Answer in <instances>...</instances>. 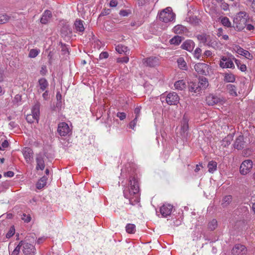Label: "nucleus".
<instances>
[{"instance_id":"f257e3e1","label":"nucleus","mask_w":255,"mask_h":255,"mask_svg":"<svg viewBox=\"0 0 255 255\" xmlns=\"http://www.w3.org/2000/svg\"><path fill=\"white\" fill-rule=\"evenodd\" d=\"M124 197L128 199L131 205H135L139 202L140 194L138 179L133 176L129 178L128 186L123 191Z\"/></svg>"},{"instance_id":"f03ea898","label":"nucleus","mask_w":255,"mask_h":255,"mask_svg":"<svg viewBox=\"0 0 255 255\" xmlns=\"http://www.w3.org/2000/svg\"><path fill=\"white\" fill-rule=\"evenodd\" d=\"M249 19V15L246 12H239L234 20V23L235 24L236 28L238 31L243 30L245 28Z\"/></svg>"},{"instance_id":"7ed1b4c3","label":"nucleus","mask_w":255,"mask_h":255,"mask_svg":"<svg viewBox=\"0 0 255 255\" xmlns=\"http://www.w3.org/2000/svg\"><path fill=\"white\" fill-rule=\"evenodd\" d=\"M158 16L160 20L165 23L171 22L175 18V14L170 7L163 9L158 14Z\"/></svg>"},{"instance_id":"20e7f679","label":"nucleus","mask_w":255,"mask_h":255,"mask_svg":"<svg viewBox=\"0 0 255 255\" xmlns=\"http://www.w3.org/2000/svg\"><path fill=\"white\" fill-rule=\"evenodd\" d=\"M253 161L250 159L245 160L241 164L240 171L241 174L246 175L250 172L253 168Z\"/></svg>"},{"instance_id":"39448f33","label":"nucleus","mask_w":255,"mask_h":255,"mask_svg":"<svg viewBox=\"0 0 255 255\" xmlns=\"http://www.w3.org/2000/svg\"><path fill=\"white\" fill-rule=\"evenodd\" d=\"M219 64L222 68H235L233 59L229 57L222 56L220 59Z\"/></svg>"},{"instance_id":"423d86ee","label":"nucleus","mask_w":255,"mask_h":255,"mask_svg":"<svg viewBox=\"0 0 255 255\" xmlns=\"http://www.w3.org/2000/svg\"><path fill=\"white\" fill-rule=\"evenodd\" d=\"M195 71L201 75H207L209 74L210 68L209 66L205 63H198L194 66Z\"/></svg>"},{"instance_id":"0eeeda50","label":"nucleus","mask_w":255,"mask_h":255,"mask_svg":"<svg viewBox=\"0 0 255 255\" xmlns=\"http://www.w3.org/2000/svg\"><path fill=\"white\" fill-rule=\"evenodd\" d=\"M57 131L62 136H65L71 133V130L68 125L65 122H62L58 124Z\"/></svg>"},{"instance_id":"6e6552de","label":"nucleus","mask_w":255,"mask_h":255,"mask_svg":"<svg viewBox=\"0 0 255 255\" xmlns=\"http://www.w3.org/2000/svg\"><path fill=\"white\" fill-rule=\"evenodd\" d=\"M22 242L23 247L22 252L25 255H34L35 251V249L34 246L28 243L25 242V241H21Z\"/></svg>"},{"instance_id":"1a4fd4ad","label":"nucleus","mask_w":255,"mask_h":255,"mask_svg":"<svg viewBox=\"0 0 255 255\" xmlns=\"http://www.w3.org/2000/svg\"><path fill=\"white\" fill-rule=\"evenodd\" d=\"M179 101V97L175 92L169 93L166 97V101L169 105H176Z\"/></svg>"},{"instance_id":"9d476101","label":"nucleus","mask_w":255,"mask_h":255,"mask_svg":"<svg viewBox=\"0 0 255 255\" xmlns=\"http://www.w3.org/2000/svg\"><path fill=\"white\" fill-rule=\"evenodd\" d=\"M143 64L150 67H154L159 65V60L157 57L151 56L143 59Z\"/></svg>"},{"instance_id":"9b49d317","label":"nucleus","mask_w":255,"mask_h":255,"mask_svg":"<svg viewBox=\"0 0 255 255\" xmlns=\"http://www.w3.org/2000/svg\"><path fill=\"white\" fill-rule=\"evenodd\" d=\"M223 101V99L213 95H210L206 98L207 103L211 106L218 104H222Z\"/></svg>"},{"instance_id":"f8f14e48","label":"nucleus","mask_w":255,"mask_h":255,"mask_svg":"<svg viewBox=\"0 0 255 255\" xmlns=\"http://www.w3.org/2000/svg\"><path fill=\"white\" fill-rule=\"evenodd\" d=\"M173 206L171 204H163L160 208V212L163 217H167L171 214Z\"/></svg>"},{"instance_id":"ddd939ff","label":"nucleus","mask_w":255,"mask_h":255,"mask_svg":"<svg viewBox=\"0 0 255 255\" xmlns=\"http://www.w3.org/2000/svg\"><path fill=\"white\" fill-rule=\"evenodd\" d=\"M246 247L240 244L235 245L232 250L233 255H243L246 254Z\"/></svg>"},{"instance_id":"4468645a","label":"nucleus","mask_w":255,"mask_h":255,"mask_svg":"<svg viewBox=\"0 0 255 255\" xmlns=\"http://www.w3.org/2000/svg\"><path fill=\"white\" fill-rule=\"evenodd\" d=\"M23 155L27 163H30L33 159V152L29 147H26L23 149Z\"/></svg>"},{"instance_id":"2eb2a0df","label":"nucleus","mask_w":255,"mask_h":255,"mask_svg":"<svg viewBox=\"0 0 255 255\" xmlns=\"http://www.w3.org/2000/svg\"><path fill=\"white\" fill-rule=\"evenodd\" d=\"M36 169L37 170L40 169L43 170L45 168V164L44 161L43 156L41 154H38L36 158Z\"/></svg>"},{"instance_id":"dca6fc26","label":"nucleus","mask_w":255,"mask_h":255,"mask_svg":"<svg viewBox=\"0 0 255 255\" xmlns=\"http://www.w3.org/2000/svg\"><path fill=\"white\" fill-rule=\"evenodd\" d=\"M244 136L243 135H240L236 138L234 146L235 148L241 150L244 148Z\"/></svg>"},{"instance_id":"f3484780","label":"nucleus","mask_w":255,"mask_h":255,"mask_svg":"<svg viewBox=\"0 0 255 255\" xmlns=\"http://www.w3.org/2000/svg\"><path fill=\"white\" fill-rule=\"evenodd\" d=\"M195 46L194 42L191 40H187L181 45L183 49L186 50L189 52L192 51Z\"/></svg>"},{"instance_id":"a211bd4d","label":"nucleus","mask_w":255,"mask_h":255,"mask_svg":"<svg viewBox=\"0 0 255 255\" xmlns=\"http://www.w3.org/2000/svg\"><path fill=\"white\" fill-rule=\"evenodd\" d=\"M52 13L50 10H45L42 14V16L40 19V22L42 24H47L52 17Z\"/></svg>"},{"instance_id":"6ab92c4d","label":"nucleus","mask_w":255,"mask_h":255,"mask_svg":"<svg viewBox=\"0 0 255 255\" xmlns=\"http://www.w3.org/2000/svg\"><path fill=\"white\" fill-rule=\"evenodd\" d=\"M236 52L239 54L245 56L246 58L249 59H252L253 56L248 51L244 49L240 46L236 47Z\"/></svg>"},{"instance_id":"aec40b11","label":"nucleus","mask_w":255,"mask_h":255,"mask_svg":"<svg viewBox=\"0 0 255 255\" xmlns=\"http://www.w3.org/2000/svg\"><path fill=\"white\" fill-rule=\"evenodd\" d=\"M209 85L207 79L205 77H202L199 79L198 86L200 90L205 89Z\"/></svg>"},{"instance_id":"412c9836","label":"nucleus","mask_w":255,"mask_h":255,"mask_svg":"<svg viewBox=\"0 0 255 255\" xmlns=\"http://www.w3.org/2000/svg\"><path fill=\"white\" fill-rule=\"evenodd\" d=\"M188 119L185 115H184L181 121V130L182 132L184 133L186 132L188 130Z\"/></svg>"},{"instance_id":"4be33fe9","label":"nucleus","mask_w":255,"mask_h":255,"mask_svg":"<svg viewBox=\"0 0 255 255\" xmlns=\"http://www.w3.org/2000/svg\"><path fill=\"white\" fill-rule=\"evenodd\" d=\"M74 26L75 29L77 31L82 33L85 30V28L83 25V21L82 20H76L74 23Z\"/></svg>"},{"instance_id":"5701e85b","label":"nucleus","mask_w":255,"mask_h":255,"mask_svg":"<svg viewBox=\"0 0 255 255\" xmlns=\"http://www.w3.org/2000/svg\"><path fill=\"white\" fill-rule=\"evenodd\" d=\"M234 135L233 134H229L225 137L222 141V145L224 147H227L231 144V141L233 140Z\"/></svg>"},{"instance_id":"b1692460","label":"nucleus","mask_w":255,"mask_h":255,"mask_svg":"<svg viewBox=\"0 0 255 255\" xmlns=\"http://www.w3.org/2000/svg\"><path fill=\"white\" fill-rule=\"evenodd\" d=\"M40 103L37 102L33 107L31 110V114L34 115V117L39 118L40 115Z\"/></svg>"},{"instance_id":"393cba45","label":"nucleus","mask_w":255,"mask_h":255,"mask_svg":"<svg viewBox=\"0 0 255 255\" xmlns=\"http://www.w3.org/2000/svg\"><path fill=\"white\" fill-rule=\"evenodd\" d=\"M38 84L40 89L42 91H45L48 86V82L47 80L44 78H40L38 80Z\"/></svg>"},{"instance_id":"a878e982","label":"nucleus","mask_w":255,"mask_h":255,"mask_svg":"<svg viewBox=\"0 0 255 255\" xmlns=\"http://www.w3.org/2000/svg\"><path fill=\"white\" fill-rule=\"evenodd\" d=\"M62 36H70L71 35V29L69 25H65L62 27L61 30Z\"/></svg>"},{"instance_id":"bb28decb","label":"nucleus","mask_w":255,"mask_h":255,"mask_svg":"<svg viewBox=\"0 0 255 255\" xmlns=\"http://www.w3.org/2000/svg\"><path fill=\"white\" fill-rule=\"evenodd\" d=\"M197 39L202 43H203L205 44H207L209 40H210L211 37L210 35H207L206 34H202L198 35Z\"/></svg>"},{"instance_id":"cd10ccee","label":"nucleus","mask_w":255,"mask_h":255,"mask_svg":"<svg viewBox=\"0 0 255 255\" xmlns=\"http://www.w3.org/2000/svg\"><path fill=\"white\" fill-rule=\"evenodd\" d=\"M116 50L118 53L120 54L124 53L125 54L127 55V53H129V50L127 46L122 44H119L117 45L116 47Z\"/></svg>"},{"instance_id":"c85d7f7f","label":"nucleus","mask_w":255,"mask_h":255,"mask_svg":"<svg viewBox=\"0 0 255 255\" xmlns=\"http://www.w3.org/2000/svg\"><path fill=\"white\" fill-rule=\"evenodd\" d=\"M227 89L230 94L233 96L236 97L238 96L237 93V88L236 86L232 84H228L227 85Z\"/></svg>"},{"instance_id":"c756f323","label":"nucleus","mask_w":255,"mask_h":255,"mask_svg":"<svg viewBox=\"0 0 255 255\" xmlns=\"http://www.w3.org/2000/svg\"><path fill=\"white\" fill-rule=\"evenodd\" d=\"M175 88L178 90H183L186 88V83L183 80L176 81L174 84Z\"/></svg>"},{"instance_id":"7c9ffc66","label":"nucleus","mask_w":255,"mask_h":255,"mask_svg":"<svg viewBox=\"0 0 255 255\" xmlns=\"http://www.w3.org/2000/svg\"><path fill=\"white\" fill-rule=\"evenodd\" d=\"M217 163L214 161H211L209 162L207 167L208 168V171L210 173H213L217 170Z\"/></svg>"},{"instance_id":"2f4dec72","label":"nucleus","mask_w":255,"mask_h":255,"mask_svg":"<svg viewBox=\"0 0 255 255\" xmlns=\"http://www.w3.org/2000/svg\"><path fill=\"white\" fill-rule=\"evenodd\" d=\"M232 200V197L231 195L226 196L222 200V205L223 207L228 206Z\"/></svg>"},{"instance_id":"473e14b6","label":"nucleus","mask_w":255,"mask_h":255,"mask_svg":"<svg viewBox=\"0 0 255 255\" xmlns=\"http://www.w3.org/2000/svg\"><path fill=\"white\" fill-rule=\"evenodd\" d=\"M177 63L179 67L182 69H187V65L184 59L182 57H180L177 59Z\"/></svg>"},{"instance_id":"72a5a7b5","label":"nucleus","mask_w":255,"mask_h":255,"mask_svg":"<svg viewBox=\"0 0 255 255\" xmlns=\"http://www.w3.org/2000/svg\"><path fill=\"white\" fill-rule=\"evenodd\" d=\"M182 40V38L178 35L175 36L170 40V43L171 44L179 45Z\"/></svg>"},{"instance_id":"f704fd0d","label":"nucleus","mask_w":255,"mask_h":255,"mask_svg":"<svg viewBox=\"0 0 255 255\" xmlns=\"http://www.w3.org/2000/svg\"><path fill=\"white\" fill-rule=\"evenodd\" d=\"M185 30L186 28L182 25H177L173 28L174 32L176 34H182Z\"/></svg>"},{"instance_id":"c9c22d12","label":"nucleus","mask_w":255,"mask_h":255,"mask_svg":"<svg viewBox=\"0 0 255 255\" xmlns=\"http://www.w3.org/2000/svg\"><path fill=\"white\" fill-rule=\"evenodd\" d=\"M224 81L227 82L233 83L235 81V77L233 74L226 73L224 77Z\"/></svg>"},{"instance_id":"e433bc0d","label":"nucleus","mask_w":255,"mask_h":255,"mask_svg":"<svg viewBox=\"0 0 255 255\" xmlns=\"http://www.w3.org/2000/svg\"><path fill=\"white\" fill-rule=\"evenodd\" d=\"M207 45L214 48V49H218L220 47L219 43H218L216 40L212 39L211 38Z\"/></svg>"},{"instance_id":"4c0bfd02","label":"nucleus","mask_w":255,"mask_h":255,"mask_svg":"<svg viewBox=\"0 0 255 255\" xmlns=\"http://www.w3.org/2000/svg\"><path fill=\"white\" fill-rule=\"evenodd\" d=\"M10 16L6 14H0V24H4L9 21Z\"/></svg>"},{"instance_id":"58836bf2","label":"nucleus","mask_w":255,"mask_h":255,"mask_svg":"<svg viewBox=\"0 0 255 255\" xmlns=\"http://www.w3.org/2000/svg\"><path fill=\"white\" fill-rule=\"evenodd\" d=\"M126 231L129 234H134L135 232V226L134 224H128L126 227Z\"/></svg>"},{"instance_id":"ea45409f","label":"nucleus","mask_w":255,"mask_h":255,"mask_svg":"<svg viewBox=\"0 0 255 255\" xmlns=\"http://www.w3.org/2000/svg\"><path fill=\"white\" fill-rule=\"evenodd\" d=\"M26 120L29 123H33L35 121L38 123L39 119L37 117H34V115L31 114L27 115Z\"/></svg>"},{"instance_id":"a19ab883","label":"nucleus","mask_w":255,"mask_h":255,"mask_svg":"<svg viewBox=\"0 0 255 255\" xmlns=\"http://www.w3.org/2000/svg\"><path fill=\"white\" fill-rule=\"evenodd\" d=\"M222 24L227 27H231V23L227 17H223L221 19Z\"/></svg>"},{"instance_id":"79ce46f5","label":"nucleus","mask_w":255,"mask_h":255,"mask_svg":"<svg viewBox=\"0 0 255 255\" xmlns=\"http://www.w3.org/2000/svg\"><path fill=\"white\" fill-rule=\"evenodd\" d=\"M217 227V221L215 219L212 220L208 224V228L211 231L214 230Z\"/></svg>"},{"instance_id":"37998d69","label":"nucleus","mask_w":255,"mask_h":255,"mask_svg":"<svg viewBox=\"0 0 255 255\" xmlns=\"http://www.w3.org/2000/svg\"><path fill=\"white\" fill-rule=\"evenodd\" d=\"M46 185L45 179L43 178L40 179L36 184V188L38 189H42Z\"/></svg>"},{"instance_id":"c03bdc74","label":"nucleus","mask_w":255,"mask_h":255,"mask_svg":"<svg viewBox=\"0 0 255 255\" xmlns=\"http://www.w3.org/2000/svg\"><path fill=\"white\" fill-rule=\"evenodd\" d=\"M189 90L191 92L193 91L195 93L198 92L200 91V90L198 86V84H196V83H193L189 87Z\"/></svg>"},{"instance_id":"a18cd8bd","label":"nucleus","mask_w":255,"mask_h":255,"mask_svg":"<svg viewBox=\"0 0 255 255\" xmlns=\"http://www.w3.org/2000/svg\"><path fill=\"white\" fill-rule=\"evenodd\" d=\"M22 246V242H20L19 244L16 246L14 251L12 252L11 255H18L21 247Z\"/></svg>"},{"instance_id":"49530a36","label":"nucleus","mask_w":255,"mask_h":255,"mask_svg":"<svg viewBox=\"0 0 255 255\" xmlns=\"http://www.w3.org/2000/svg\"><path fill=\"white\" fill-rule=\"evenodd\" d=\"M15 233V229L14 226H11L9 229V231L6 235V237L7 239L11 238Z\"/></svg>"},{"instance_id":"de8ad7c7","label":"nucleus","mask_w":255,"mask_h":255,"mask_svg":"<svg viewBox=\"0 0 255 255\" xmlns=\"http://www.w3.org/2000/svg\"><path fill=\"white\" fill-rule=\"evenodd\" d=\"M38 54V51L36 49H31L29 53V57L31 58H34Z\"/></svg>"},{"instance_id":"09e8293b","label":"nucleus","mask_w":255,"mask_h":255,"mask_svg":"<svg viewBox=\"0 0 255 255\" xmlns=\"http://www.w3.org/2000/svg\"><path fill=\"white\" fill-rule=\"evenodd\" d=\"M21 219L26 223H28L30 221L31 217L29 215H26V214H23L21 216Z\"/></svg>"},{"instance_id":"8fccbe9b","label":"nucleus","mask_w":255,"mask_h":255,"mask_svg":"<svg viewBox=\"0 0 255 255\" xmlns=\"http://www.w3.org/2000/svg\"><path fill=\"white\" fill-rule=\"evenodd\" d=\"M137 119L138 118H135L132 121L130 122L129 124V127L130 128L134 129V127H135L137 123Z\"/></svg>"},{"instance_id":"3c124183","label":"nucleus","mask_w":255,"mask_h":255,"mask_svg":"<svg viewBox=\"0 0 255 255\" xmlns=\"http://www.w3.org/2000/svg\"><path fill=\"white\" fill-rule=\"evenodd\" d=\"M201 49L199 48H197L194 51V56L197 59H199L200 57L201 53Z\"/></svg>"},{"instance_id":"603ef678","label":"nucleus","mask_w":255,"mask_h":255,"mask_svg":"<svg viewBox=\"0 0 255 255\" xmlns=\"http://www.w3.org/2000/svg\"><path fill=\"white\" fill-rule=\"evenodd\" d=\"M129 58L128 56H125L122 58H118L117 61L121 63H128V62Z\"/></svg>"},{"instance_id":"864d4df0","label":"nucleus","mask_w":255,"mask_h":255,"mask_svg":"<svg viewBox=\"0 0 255 255\" xmlns=\"http://www.w3.org/2000/svg\"><path fill=\"white\" fill-rule=\"evenodd\" d=\"M9 143L7 140H4L0 146V150H4V148L8 146Z\"/></svg>"},{"instance_id":"5fc2aeb1","label":"nucleus","mask_w":255,"mask_h":255,"mask_svg":"<svg viewBox=\"0 0 255 255\" xmlns=\"http://www.w3.org/2000/svg\"><path fill=\"white\" fill-rule=\"evenodd\" d=\"M117 116L121 120H123L126 118V114L124 112H118Z\"/></svg>"},{"instance_id":"6e6d98bb","label":"nucleus","mask_w":255,"mask_h":255,"mask_svg":"<svg viewBox=\"0 0 255 255\" xmlns=\"http://www.w3.org/2000/svg\"><path fill=\"white\" fill-rule=\"evenodd\" d=\"M140 109L141 107H137L136 108H135L134 111V113L135 115V118H138L139 117L140 113Z\"/></svg>"},{"instance_id":"4d7b16f0","label":"nucleus","mask_w":255,"mask_h":255,"mask_svg":"<svg viewBox=\"0 0 255 255\" xmlns=\"http://www.w3.org/2000/svg\"><path fill=\"white\" fill-rule=\"evenodd\" d=\"M245 27L248 31H252L255 29V27L253 25L251 24H248L247 23Z\"/></svg>"},{"instance_id":"13d9d810","label":"nucleus","mask_w":255,"mask_h":255,"mask_svg":"<svg viewBox=\"0 0 255 255\" xmlns=\"http://www.w3.org/2000/svg\"><path fill=\"white\" fill-rule=\"evenodd\" d=\"M109 54L107 52H103L99 55L100 59H104L107 58L108 57Z\"/></svg>"},{"instance_id":"bf43d9fd","label":"nucleus","mask_w":255,"mask_h":255,"mask_svg":"<svg viewBox=\"0 0 255 255\" xmlns=\"http://www.w3.org/2000/svg\"><path fill=\"white\" fill-rule=\"evenodd\" d=\"M14 172L11 171H7L6 172H5L4 173V175L5 176L9 177H12L14 176Z\"/></svg>"},{"instance_id":"052dcab7","label":"nucleus","mask_w":255,"mask_h":255,"mask_svg":"<svg viewBox=\"0 0 255 255\" xmlns=\"http://www.w3.org/2000/svg\"><path fill=\"white\" fill-rule=\"evenodd\" d=\"M118 4V2L116 0H111L110 2V6L111 7H116Z\"/></svg>"},{"instance_id":"680f3d73","label":"nucleus","mask_w":255,"mask_h":255,"mask_svg":"<svg viewBox=\"0 0 255 255\" xmlns=\"http://www.w3.org/2000/svg\"><path fill=\"white\" fill-rule=\"evenodd\" d=\"M239 68L243 72L245 71L247 69L246 65L245 64H241Z\"/></svg>"},{"instance_id":"e2e57ef3","label":"nucleus","mask_w":255,"mask_h":255,"mask_svg":"<svg viewBox=\"0 0 255 255\" xmlns=\"http://www.w3.org/2000/svg\"><path fill=\"white\" fill-rule=\"evenodd\" d=\"M45 240V238L44 237H41V238H38L36 243L38 244H40L42 243H43Z\"/></svg>"},{"instance_id":"0e129e2a","label":"nucleus","mask_w":255,"mask_h":255,"mask_svg":"<svg viewBox=\"0 0 255 255\" xmlns=\"http://www.w3.org/2000/svg\"><path fill=\"white\" fill-rule=\"evenodd\" d=\"M223 29L222 28H219L218 29V32H217V35L218 37H220V36H222V33H223Z\"/></svg>"},{"instance_id":"69168bd1","label":"nucleus","mask_w":255,"mask_h":255,"mask_svg":"<svg viewBox=\"0 0 255 255\" xmlns=\"http://www.w3.org/2000/svg\"><path fill=\"white\" fill-rule=\"evenodd\" d=\"M42 97L44 99L46 100L48 97V91H45L44 93L42 94Z\"/></svg>"},{"instance_id":"338daca9","label":"nucleus","mask_w":255,"mask_h":255,"mask_svg":"<svg viewBox=\"0 0 255 255\" xmlns=\"http://www.w3.org/2000/svg\"><path fill=\"white\" fill-rule=\"evenodd\" d=\"M252 8L253 10L255 12V0H254L251 4Z\"/></svg>"},{"instance_id":"774afa93","label":"nucleus","mask_w":255,"mask_h":255,"mask_svg":"<svg viewBox=\"0 0 255 255\" xmlns=\"http://www.w3.org/2000/svg\"><path fill=\"white\" fill-rule=\"evenodd\" d=\"M233 59L235 60V62L236 64H237V66L238 67H239V66L241 64L240 63V61L239 60L235 59V58H233Z\"/></svg>"}]
</instances>
